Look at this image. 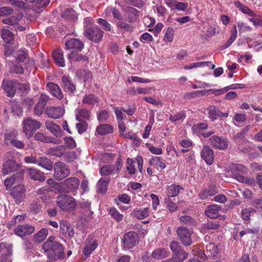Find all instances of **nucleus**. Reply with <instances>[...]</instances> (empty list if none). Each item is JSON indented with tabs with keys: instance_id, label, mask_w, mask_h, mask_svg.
I'll return each mask as SVG.
<instances>
[{
	"instance_id": "32",
	"label": "nucleus",
	"mask_w": 262,
	"mask_h": 262,
	"mask_svg": "<svg viewBox=\"0 0 262 262\" xmlns=\"http://www.w3.org/2000/svg\"><path fill=\"white\" fill-rule=\"evenodd\" d=\"M1 36L3 41L6 43H9L14 38L13 34L6 27L0 29Z\"/></svg>"
},
{
	"instance_id": "63",
	"label": "nucleus",
	"mask_w": 262,
	"mask_h": 262,
	"mask_svg": "<svg viewBox=\"0 0 262 262\" xmlns=\"http://www.w3.org/2000/svg\"><path fill=\"white\" fill-rule=\"evenodd\" d=\"M109 114L106 110H103L97 113V119L99 121H104L109 118Z\"/></svg>"
},
{
	"instance_id": "39",
	"label": "nucleus",
	"mask_w": 262,
	"mask_h": 262,
	"mask_svg": "<svg viewBox=\"0 0 262 262\" xmlns=\"http://www.w3.org/2000/svg\"><path fill=\"white\" fill-rule=\"evenodd\" d=\"M96 132L100 135H104L112 133L113 132V128L110 124H101L97 127Z\"/></svg>"
},
{
	"instance_id": "19",
	"label": "nucleus",
	"mask_w": 262,
	"mask_h": 262,
	"mask_svg": "<svg viewBox=\"0 0 262 262\" xmlns=\"http://www.w3.org/2000/svg\"><path fill=\"white\" fill-rule=\"evenodd\" d=\"M46 113L50 118L58 119L63 115L64 110L60 106H50L46 108Z\"/></svg>"
},
{
	"instance_id": "15",
	"label": "nucleus",
	"mask_w": 262,
	"mask_h": 262,
	"mask_svg": "<svg viewBox=\"0 0 262 262\" xmlns=\"http://www.w3.org/2000/svg\"><path fill=\"white\" fill-rule=\"evenodd\" d=\"M208 117L212 121L216 120L219 117H225L228 116V112L222 113L214 105L209 106L208 108Z\"/></svg>"
},
{
	"instance_id": "3",
	"label": "nucleus",
	"mask_w": 262,
	"mask_h": 262,
	"mask_svg": "<svg viewBox=\"0 0 262 262\" xmlns=\"http://www.w3.org/2000/svg\"><path fill=\"white\" fill-rule=\"evenodd\" d=\"M56 202L57 205L66 211L73 210L76 206L75 200L69 195H60L57 197Z\"/></svg>"
},
{
	"instance_id": "62",
	"label": "nucleus",
	"mask_w": 262,
	"mask_h": 262,
	"mask_svg": "<svg viewBox=\"0 0 262 262\" xmlns=\"http://www.w3.org/2000/svg\"><path fill=\"white\" fill-rule=\"evenodd\" d=\"M7 3L20 9H24L26 7V3L21 1L7 0Z\"/></svg>"
},
{
	"instance_id": "31",
	"label": "nucleus",
	"mask_w": 262,
	"mask_h": 262,
	"mask_svg": "<svg viewBox=\"0 0 262 262\" xmlns=\"http://www.w3.org/2000/svg\"><path fill=\"white\" fill-rule=\"evenodd\" d=\"M232 178L241 183H245L249 186H254L256 182L254 179L250 177H244L239 173L232 174Z\"/></svg>"
},
{
	"instance_id": "36",
	"label": "nucleus",
	"mask_w": 262,
	"mask_h": 262,
	"mask_svg": "<svg viewBox=\"0 0 262 262\" xmlns=\"http://www.w3.org/2000/svg\"><path fill=\"white\" fill-rule=\"evenodd\" d=\"M183 188L179 185L172 184L167 187V198L174 197L177 196Z\"/></svg>"
},
{
	"instance_id": "53",
	"label": "nucleus",
	"mask_w": 262,
	"mask_h": 262,
	"mask_svg": "<svg viewBox=\"0 0 262 262\" xmlns=\"http://www.w3.org/2000/svg\"><path fill=\"white\" fill-rule=\"evenodd\" d=\"M115 169V166L113 165H108L102 166L100 168V173L102 176H108L112 173Z\"/></svg>"
},
{
	"instance_id": "50",
	"label": "nucleus",
	"mask_w": 262,
	"mask_h": 262,
	"mask_svg": "<svg viewBox=\"0 0 262 262\" xmlns=\"http://www.w3.org/2000/svg\"><path fill=\"white\" fill-rule=\"evenodd\" d=\"M180 222L181 223L186 224L188 226H196V222L189 215H183L180 217Z\"/></svg>"
},
{
	"instance_id": "44",
	"label": "nucleus",
	"mask_w": 262,
	"mask_h": 262,
	"mask_svg": "<svg viewBox=\"0 0 262 262\" xmlns=\"http://www.w3.org/2000/svg\"><path fill=\"white\" fill-rule=\"evenodd\" d=\"M68 58L69 59L74 61H84L86 62L89 61L88 58L86 56L82 55V54H78L75 52H72L71 54H69L68 55Z\"/></svg>"
},
{
	"instance_id": "37",
	"label": "nucleus",
	"mask_w": 262,
	"mask_h": 262,
	"mask_svg": "<svg viewBox=\"0 0 262 262\" xmlns=\"http://www.w3.org/2000/svg\"><path fill=\"white\" fill-rule=\"evenodd\" d=\"M61 17L68 20L75 21L78 18L77 14L72 8H67L63 11Z\"/></svg>"
},
{
	"instance_id": "24",
	"label": "nucleus",
	"mask_w": 262,
	"mask_h": 262,
	"mask_svg": "<svg viewBox=\"0 0 262 262\" xmlns=\"http://www.w3.org/2000/svg\"><path fill=\"white\" fill-rule=\"evenodd\" d=\"M66 152V147L63 145H59L53 147L48 148L46 150V154L49 156L61 157Z\"/></svg>"
},
{
	"instance_id": "38",
	"label": "nucleus",
	"mask_w": 262,
	"mask_h": 262,
	"mask_svg": "<svg viewBox=\"0 0 262 262\" xmlns=\"http://www.w3.org/2000/svg\"><path fill=\"white\" fill-rule=\"evenodd\" d=\"M149 210V209L147 207L143 209H136L131 214L138 219H143L148 216Z\"/></svg>"
},
{
	"instance_id": "12",
	"label": "nucleus",
	"mask_w": 262,
	"mask_h": 262,
	"mask_svg": "<svg viewBox=\"0 0 262 262\" xmlns=\"http://www.w3.org/2000/svg\"><path fill=\"white\" fill-rule=\"evenodd\" d=\"M209 140L211 145L215 148L225 150L228 147L229 141L226 138L214 135L211 136Z\"/></svg>"
},
{
	"instance_id": "23",
	"label": "nucleus",
	"mask_w": 262,
	"mask_h": 262,
	"mask_svg": "<svg viewBox=\"0 0 262 262\" xmlns=\"http://www.w3.org/2000/svg\"><path fill=\"white\" fill-rule=\"evenodd\" d=\"M34 139L38 141L43 143H52L55 144H58L61 142L59 139H55L52 137L47 136L43 133L38 132L34 136Z\"/></svg>"
},
{
	"instance_id": "49",
	"label": "nucleus",
	"mask_w": 262,
	"mask_h": 262,
	"mask_svg": "<svg viewBox=\"0 0 262 262\" xmlns=\"http://www.w3.org/2000/svg\"><path fill=\"white\" fill-rule=\"evenodd\" d=\"M186 118V114L184 111H181L176 113L174 115H170L169 116V120L171 122H175L178 121H183Z\"/></svg>"
},
{
	"instance_id": "26",
	"label": "nucleus",
	"mask_w": 262,
	"mask_h": 262,
	"mask_svg": "<svg viewBox=\"0 0 262 262\" xmlns=\"http://www.w3.org/2000/svg\"><path fill=\"white\" fill-rule=\"evenodd\" d=\"M55 63L59 67H64L65 66V60L63 57V52L61 49H57L55 50L52 54Z\"/></svg>"
},
{
	"instance_id": "30",
	"label": "nucleus",
	"mask_w": 262,
	"mask_h": 262,
	"mask_svg": "<svg viewBox=\"0 0 262 262\" xmlns=\"http://www.w3.org/2000/svg\"><path fill=\"white\" fill-rule=\"evenodd\" d=\"M65 45L67 49H75L81 51L83 48V43L77 38L68 40L66 42Z\"/></svg>"
},
{
	"instance_id": "64",
	"label": "nucleus",
	"mask_w": 262,
	"mask_h": 262,
	"mask_svg": "<svg viewBox=\"0 0 262 262\" xmlns=\"http://www.w3.org/2000/svg\"><path fill=\"white\" fill-rule=\"evenodd\" d=\"M165 202L167 204V207L170 212H174L177 210V205L171 202L170 198H166Z\"/></svg>"
},
{
	"instance_id": "25",
	"label": "nucleus",
	"mask_w": 262,
	"mask_h": 262,
	"mask_svg": "<svg viewBox=\"0 0 262 262\" xmlns=\"http://www.w3.org/2000/svg\"><path fill=\"white\" fill-rule=\"evenodd\" d=\"M19 168V166L16 162L12 160L6 161L3 164V172L4 174L16 170Z\"/></svg>"
},
{
	"instance_id": "1",
	"label": "nucleus",
	"mask_w": 262,
	"mask_h": 262,
	"mask_svg": "<svg viewBox=\"0 0 262 262\" xmlns=\"http://www.w3.org/2000/svg\"><path fill=\"white\" fill-rule=\"evenodd\" d=\"M42 248L45 252H52L59 258L63 256V247L59 242L55 241V237L53 236L48 238L42 244Z\"/></svg>"
},
{
	"instance_id": "46",
	"label": "nucleus",
	"mask_w": 262,
	"mask_h": 262,
	"mask_svg": "<svg viewBox=\"0 0 262 262\" xmlns=\"http://www.w3.org/2000/svg\"><path fill=\"white\" fill-rule=\"evenodd\" d=\"M206 250L208 255L212 256H216L219 252L217 246L213 243H208L206 246Z\"/></svg>"
},
{
	"instance_id": "58",
	"label": "nucleus",
	"mask_w": 262,
	"mask_h": 262,
	"mask_svg": "<svg viewBox=\"0 0 262 262\" xmlns=\"http://www.w3.org/2000/svg\"><path fill=\"white\" fill-rule=\"evenodd\" d=\"M41 208V206L38 199L34 200L30 205V210L34 213L39 212Z\"/></svg>"
},
{
	"instance_id": "21",
	"label": "nucleus",
	"mask_w": 262,
	"mask_h": 262,
	"mask_svg": "<svg viewBox=\"0 0 262 262\" xmlns=\"http://www.w3.org/2000/svg\"><path fill=\"white\" fill-rule=\"evenodd\" d=\"M48 91L55 97L58 99L63 98V94L61 89L58 85L53 82H49L47 85Z\"/></svg>"
},
{
	"instance_id": "60",
	"label": "nucleus",
	"mask_w": 262,
	"mask_h": 262,
	"mask_svg": "<svg viewBox=\"0 0 262 262\" xmlns=\"http://www.w3.org/2000/svg\"><path fill=\"white\" fill-rule=\"evenodd\" d=\"M13 9L10 7H3L0 8V16H6L12 14Z\"/></svg>"
},
{
	"instance_id": "16",
	"label": "nucleus",
	"mask_w": 262,
	"mask_h": 262,
	"mask_svg": "<svg viewBox=\"0 0 262 262\" xmlns=\"http://www.w3.org/2000/svg\"><path fill=\"white\" fill-rule=\"evenodd\" d=\"M16 84H17V80H4L3 81L2 88L8 96L12 97L14 96L16 92Z\"/></svg>"
},
{
	"instance_id": "13",
	"label": "nucleus",
	"mask_w": 262,
	"mask_h": 262,
	"mask_svg": "<svg viewBox=\"0 0 262 262\" xmlns=\"http://www.w3.org/2000/svg\"><path fill=\"white\" fill-rule=\"evenodd\" d=\"M26 192L25 186L22 184H18L12 188L11 194L16 202L19 203L25 199Z\"/></svg>"
},
{
	"instance_id": "40",
	"label": "nucleus",
	"mask_w": 262,
	"mask_h": 262,
	"mask_svg": "<svg viewBox=\"0 0 262 262\" xmlns=\"http://www.w3.org/2000/svg\"><path fill=\"white\" fill-rule=\"evenodd\" d=\"M98 102V98L93 94L85 95L82 100V103L92 106Z\"/></svg>"
},
{
	"instance_id": "56",
	"label": "nucleus",
	"mask_w": 262,
	"mask_h": 262,
	"mask_svg": "<svg viewBox=\"0 0 262 262\" xmlns=\"http://www.w3.org/2000/svg\"><path fill=\"white\" fill-rule=\"evenodd\" d=\"M219 225L216 222L210 221L204 223L202 225L203 229L215 230L219 228Z\"/></svg>"
},
{
	"instance_id": "59",
	"label": "nucleus",
	"mask_w": 262,
	"mask_h": 262,
	"mask_svg": "<svg viewBox=\"0 0 262 262\" xmlns=\"http://www.w3.org/2000/svg\"><path fill=\"white\" fill-rule=\"evenodd\" d=\"M109 213L117 222L121 221L123 219V215L114 208L110 209Z\"/></svg>"
},
{
	"instance_id": "41",
	"label": "nucleus",
	"mask_w": 262,
	"mask_h": 262,
	"mask_svg": "<svg viewBox=\"0 0 262 262\" xmlns=\"http://www.w3.org/2000/svg\"><path fill=\"white\" fill-rule=\"evenodd\" d=\"M110 179H100L97 184V191L99 193H105L107 189Z\"/></svg>"
},
{
	"instance_id": "57",
	"label": "nucleus",
	"mask_w": 262,
	"mask_h": 262,
	"mask_svg": "<svg viewBox=\"0 0 262 262\" xmlns=\"http://www.w3.org/2000/svg\"><path fill=\"white\" fill-rule=\"evenodd\" d=\"M176 258L178 262H182L186 259L188 255V253L181 249L175 253Z\"/></svg>"
},
{
	"instance_id": "47",
	"label": "nucleus",
	"mask_w": 262,
	"mask_h": 262,
	"mask_svg": "<svg viewBox=\"0 0 262 262\" xmlns=\"http://www.w3.org/2000/svg\"><path fill=\"white\" fill-rule=\"evenodd\" d=\"M149 163L151 166H156L157 167L163 169L166 167L165 164L161 160L159 157H154L149 160Z\"/></svg>"
},
{
	"instance_id": "27",
	"label": "nucleus",
	"mask_w": 262,
	"mask_h": 262,
	"mask_svg": "<svg viewBox=\"0 0 262 262\" xmlns=\"http://www.w3.org/2000/svg\"><path fill=\"white\" fill-rule=\"evenodd\" d=\"M22 17L23 14H18L4 18L2 21L4 24L12 26V29H13L14 27L17 26Z\"/></svg>"
},
{
	"instance_id": "6",
	"label": "nucleus",
	"mask_w": 262,
	"mask_h": 262,
	"mask_svg": "<svg viewBox=\"0 0 262 262\" xmlns=\"http://www.w3.org/2000/svg\"><path fill=\"white\" fill-rule=\"evenodd\" d=\"M84 36L95 42H99L103 36V31L97 27L84 29Z\"/></svg>"
},
{
	"instance_id": "5",
	"label": "nucleus",
	"mask_w": 262,
	"mask_h": 262,
	"mask_svg": "<svg viewBox=\"0 0 262 262\" xmlns=\"http://www.w3.org/2000/svg\"><path fill=\"white\" fill-rule=\"evenodd\" d=\"M70 173L69 168L66 164L62 162H57L54 165V178L58 180H61L69 176Z\"/></svg>"
},
{
	"instance_id": "34",
	"label": "nucleus",
	"mask_w": 262,
	"mask_h": 262,
	"mask_svg": "<svg viewBox=\"0 0 262 262\" xmlns=\"http://www.w3.org/2000/svg\"><path fill=\"white\" fill-rule=\"evenodd\" d=\"M168 251L164 248H159L156 249L151 253L152 257L157 259L165 258L168 257Z\"/></svg>"
},
{
	"instance_id": "14",
	"label": "nucleus",
	"mask_w": 262,
	"mask_h": 262,
	"mask_svg": "<svg viewBox=\"0 0 262 262\" xmlns=\"http://www.w3.org/2000/svg\"><path fill=\"white\" fill-rule=\"evenodd\" d=\"M26 170L28 175L31 180L40 182L45 181L46 177L44 173L36 168L28 167L26 168Z\"/></svg>"
},
{
	"instance_id": "10",
	"label": "nucleus",
	"mask_w": 262,
	"mask_h": 262,
	"mask_svg": "<svg viewBox=\"0 0 262 262\" xmlns=\"http://www.w3.org/2000/svg\"><path fill=\"white\" fill-rule=\"evenodd\" d=\"M34 231L35 227L28 224L18 225L13 229L14 234L21 238H23L26 236L30 235Z\"/></svg>"
},
{
	"instance_id": "9",
	"label": "nucleus",
	"mask_w": 262,
	"mask_h": 262,
	"mask_svg": "<svg viewBox=\"0 0 262 262\" xmlns=\"http://www.w3.org/2000/svg\"><path fill=\"white\" fill-rule=\"evenodd\" d=\"M177 233L180 240L184 246H188L192 244V230L186 227L181 226L178 228Z\"/></svg>"
},
{
	"instance_id": "42",
	"label": "nucleus",
	"mask_w": 262,
	"mask_h": 262,
	"mask_svg": "<svg viewBox=\"0 0 262 262\" xmlns=\"http://www.w3.org/2000/svg\"><path fill=\"white\" fill-rule=\"evenodd\" d=\"M76 75L80 80L84 82L89 81L92 76L91 72L87 70H78L76 73Z\"/></svg>"
},
{
	"instance_id": "61",
	"label": "nucleus",
	"mask_w": 262,
	"mask_h": 262,
	"mask_svg": "<svg viewBox=\"0 0 262 262\" xmlns=\"http://www.w3.org/2000/svg\"><path fill=\"white\" fill-rule=\"evenodd\" d=\"M134 163V161L133 159L130 158L127 159V165L126 166V169L128 172L131 174L135 173L136 171V169Z\"/></svg>"
},
{
	"instance_id": "55",
	"label": "nucleus",
	"mask_w": 262,
	"mask_h": 262,
	"mask_svg": "<svg viewBox=\"0 0 262 262\" xmlns=\"http://www.w3.org/2000/svg\"><path fill=\"white\" fill-rule=\"evenodd\" d=\"M208 126V124L206 122L196 123L192 126V130L193 133H197L200 130L207 129Z\"/></svg>"
},
{
	"instance_id": "28",
	"label": "nucleus",
	"mask_w": 262,
	"mask_h": 262,
	"mask_svg": "<svg viewBox=\"0 0 262 262\" xmlns=\"http://www.w3.org/2000/svg\"><path fill=\"white\" fill-rule=\"evenodd\" d=\"M221 209V207L217 205H209L205 210V213L209 218L215 219L218 217Z\"/></svg>"
},
{
	"instance_id": "11",
	"label": "nucleus",
	"mask_w": 262,
	"mask_h": 262,
	"mask_svg": "<svg viewBox=\"0 0 262 262\" xmlns=\"http://www.w3.org/2000/svg\"><path fill=\"white\" fill-rule=\"evenodd\" d=\"M24 173L25 171L20 169L11 177L7 178L4 181V185L6 189H10L14 184L18 185V184L21 183L24 180Z\"/></svg>"
},
{
	"instance_id": "51",
	"label": "nucleus",
	"mask_w": 262,
	"mask_h": 262,
	"mask_svg": "<svg viewBox=\"0 0 262 262\" xmlns=\"http://www.w3.org/2000/svg\"><path fill=\"white\" fill-rule=\"evenodd\" d=\"M26 218V214L18 215L13 217L12 220L8 224L7 227L9 229L13 227L16 224L24 221Z\"/></svg>"
},
{
	"instance_id": "35",
	"label": "nucleus",
	"mask_w": 262,
	"mask_h": 262,
	"mask_svg": "<svg viewBox=\"0 0 262 262\" xmlns=\"http://www.w3.org/2000/svg\"><path fill=\"white\" fill-rule=\"evenodd\" d=\"M76 118L78 121H81L82 120H89L90 118V111L86 108L76 109Z\"/></svg>"
},
{
	"instance_id": "22",
	"label": "nucleus",
	"mask_w": 262,
	"mask_h": 262,
	"mask_svg": "<svg viewBox=\"0 0 262 262\" xmlns=\"http://www.w3.org/2000/svg\"><path fill=\"white\" fill-rule=\"evenodd\" d=\"M201 157L208 165H211L214 161L213 151L208 146H204L201 152Z\"/></svg>"
},
{
	"instance_id": "17",
	"label": "nucleus",
	"mask_w": 262,
	"mask_h": 262,
	"mask_svg": "<svg viewBox=\"0 0 262 262\" xmlns=\"http://www.w3.org/2000/svg\"><path fill=\"white\" fill-rule=\"evenodd\" d=\"M45 127L51 134L57 138H60L63 135V132L61 130L59 125L52 121H47L45 122Z\"/></svg>"
},
{
	"instance_id": "2",
	"label": "nucleus",
	"mask_w": 262,
	"mask_h": 262,
	"mask_svg": "<svg viewBox=\"0 0 262 262\" xmlns=\"http://www.w3.org/2000/svg\"><path fill=\"white\" fill-rule=\"evenodd\" d=\"M23 132L27 138H31L41 125L40 122L33 119L31 117H27L24 119L22 122Z\"/></svg>"
},
{
	"instance_id": "48",
	"label": "nucleus",
	"mask_w": 262,
	"mask_h": 262,
	"mask_svg": "<svg viewBox=\"0 0 262 262\" xmlns=\"http://www.w3.org/2000/svg\"><path fill=\"white\" fill-rule=\"evenodd\" d=\"M230 168L232 171V177L233 173H238L237 172H246L247 170V168L246 166L239 164H232L230 166Z\"/></svg>"
},
{
	"instance_id": "8",
	"label": "nucleus",
	"mask_w": 262,
	"mask_h": 262,
	"mask_svg": "<svg viewBox=\"0 0 262 262\" xmlns=\"http://www.w3.org/2000/svg\"><path fill=\"white\" fill-rule=\"evenodd\" d=\"M60 184L64 192L70 193L77 190L79 185V181L75 177H70L60 183Z\"/></svg>"
},
{
	"instance_id": "20",
	"label": "nucleus",
	"mask_w": 262,
	"mask_h": 262,
	"mask_svg": "<svg viewBox=\"0 0 262 262\" xmlns=\"http://www.w3.org/2000/svg\"><path fill=\"white\" fill-rule=\"evenodd\" d=\"M61 85L66 92L73 93L76 91V86L69 76L64 75L62 77Z\"/></svg>"
},
{
	"instance_id": "54",
	"label": "nucleus",
	"mask_w": 262,
	"mask_h": 262,
	"mask_svg": "<svg viewBox=\"0 0 262 262\" xmlns=\"http://www.w3.org/2000/svg\"><path fill=\"white\" fill-rule=\"evenodd\" d=\"M11 112L15 116H19L23 115V108L17 103H13L11 106Z\"/></svg>"
},
{
	"instance_id": "29",
	"label": "nucleus",
	"mask_w": 262,
	"mask_h": 262,
	"mask_svg": "<svg viewBox=\"0 0 262 262\" xmlns=\"http://www.w3.org/2000/svg\"><path fill=\"white\" fill-rule=\"evenodd\" d=\"M37 164L49 171H51L53 169V162L46 156L39 157L38 158Z\"/></svg>"
},
{
	"instance_id": "7",
	"label": "nucleus",
	"mask_w": 262,
	"mask_h": 262,
	"mask_svg": "<svg viewBox=\"0 0 262 262\" xmlns=\"http://www.w3.org/2000/svg\"><path fill=\"white\" fill-rule=\"evenodd\" d=\"M13 245L6 242L0 243V251L3 253L0 257V262H12Z\"/></svg>"
},
{
	"instance_id": "45",
	"label": "nucleus",
	"mask_w": 262,
	"mask_h": 262,
	"mask_svg": "<svg viewBox=\"0 0 262 262\" xmlns=\"http://www.w3.org/2000/svg\"><path fill=\"white\" fill-rule=\"evenodd\" d=\"M237 32L236 30V27L235 25L233 26V29L231 31V35L229 39L226 41V42L224 45L223 47V49H225L228 47H229L234 42V41L236 39L237 37Z\"/></svg>"
},
{
	"instance_id": "18",
	"label": "nucleus",
	"mask_w": 262,
	"mask_h": 262,
	"mask_svg": "<svg viewBox=\"0 0 262 262\" xmlns=\"http://www.w3.org/2000/svg\"><path fill=\"white\" fill-rule=\"evenodd\" d=\"M98 246L96 240L91 236H89L85 241V246L83 250V254L85 257H88Z\"/></svg>"
},
{
	"instance_id": "43",
	"label": "nucleus",
	"mask_w": 262,
	"mask_h": 262,
	"mask_svg": "<svg viewBox=\"0 0 262 262\" xmlns=\"http://www.w3.org/2000/svg\"><path fill=\"white\" fill-rule=\"evenodd\" d=\"M48 230L47 228H42L34 235V241L38 243H41L47 236Z\"/></svg>"
},
{
	"instance_id": "52",
	"label": "nucleus",
	"mask_w": 262,
	"mask_h": 262,
	"mask_svg": "<svg viewBox=\"0 0 262 262\" xmlns=\"http://www.w3.org/2000/svg\"><path fill=\"white\" fill-rule=\"evenodd\" d=\"M236 6L239 9L243 12L245 14H247L249 16H255L256 14L253 12L251 10H250L248 7L243 5L239 2H237L235 3Z\"/></svg>"
},
{
	"instance_id": "4",
	"label": "nucleus",
	"mask_w": 262,
	"mask_h": 262,
	"mask_svg": "<svg viewBox=\"0 0 262 262\" xmlns=\"http://www.w3.org/2000/svg\"><path fill=\"white\" fill-rule=\"evenodd\" d=\"M138 234L133 231L124 234L122 238L121 247L123 250H128L133 248L139 243Z\"/></svg>"
},
{
	"instance_id": "33",
	"label": "nucleus",
	"mask_w": 262,
	"mask_h": 262,
	"mask_svg": "<svg viewBox=\"0 0 262 262\" xmlns=\"http://www.w3.org/2000/svg\"><path fill=\"white\" fill-rule=\"evenodd\" d=\"M60 227L63 234H67L69 237H72L74 235V231L70 223L66 221L60 222Z\"/></svg>"
}]
</instances>
